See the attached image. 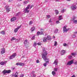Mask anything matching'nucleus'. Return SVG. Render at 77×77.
Here are the masks:
<instances>
[{"label": "nucleus", "mask_w": 77, "mask_h": 77, "mask_svg": "<svg viewBox=\"0 0 77 77\" xmlns=\"http://www.w3.org/2000/svg\"><path fill=\"white\" fill-rule=\"evenodd\" d=\"M21 25H20V26H18L17 28L18 29V30L19 29H20V28H21Z\"/></svg>", "instance_id": "nucleus-31"}, {"label": "nucleus", "mask_w": 77, "mask_h": 77, "mask_svg": "<svg viewBox=\"0 0 77 77\" xmlns=\"http://www.w3.org/2000/svg\"><path fill=\"white\" fill-rule=\"evenodd\" d=\"M75 53H72L71 54V55H69V58L70 59H72V56H75Z\"/></svg>", "instance_id": "nucleus-5"}, {"label": "nucleus", "mask_w": 77, "mask_h": 77, "mask_svg": "<svg viewBox=\"0 0 77 77\" xmlns=\"http://www.w3.org/2000/svg\"><path fill=\"white\" fill-rule=\"evenodd\" d=\"M47 17L48 18H50V15L47 16Z\"/></svg>", "instance_id": "nucleus-47"}, {"label": "nucleus", "mask_w": 77, "mask_h": 77, "mask_svg": "<svg viewBox=\"0 0 77 77\" xmlns=\"http://www.w3.org/2000/svg\"><path fill=\"white\" fill-rule=\"evenodd\" d=\"M17 56V54L16 53L13 54L11 55L9 57V59H13L15 57V56Z\"/></svg>", "instance_id": "nucleus-2"}, {"label": "nucleus", "mask_w": 77, "mask_h": 77, "mask_svg": "<svg viewBox=\"0 0 77 77\" xmlns=\"http://www.w3.org/2000/svg\"><path fill=\"white\" fill-rule=\"evenodd\" d=\"M20 1H22V0H19Z\"/></svg>", "instance_id": "nucleus-63"}, {"label": "nucleus", "mask_w": 77, "mask_h": 77, "mask_svg": "<svg viewBox=\"0 0 77 77\" xmlns=\"http://www.w3.org/2000/svg\"><path fill=\"white\" fill-rule=\"evenodd\" d=\"M23 57H24V56H23Z\"/></svg>", "instance_id": "nucleus-64"}, {"label": "nucleus", "mask_w": 77, "mask_h": 77, "mask_svg": "<svg viewBox=\"0 0 77 77\" xmlns=\"http://www.w3.org/2000/svg\"><path fill=\"white\" fill-rule=\"evenodd\" d=\"M36 63H39V60H37L36 61Z\"/></svg>", "instance_id": "nucleus-51"}, {"label": "nucleus", "mask_w": 77, "mask_h": 77, "mask_svg": "<svg viewBox=\"0 0 77 77\" xmlns=\"http://www.w3.org/2000/svg\"><path fill=\"white\" fill-rule=\"evenodd\" d=\"M77 8V7L76 5H73L71 6V9L72 11L74 10H75V9Z\"/></svg>", "instance_id": "nucleus-7"}, {"label": "nucleus", "mask_w": 77, "mask_h": 77, "mask_svg": "<svg viewBox=\"0 0 77 77\" xmlns=\"http://www.w3.org/2000/svg\"><path fill=\"white\" fill-rule=\"evenodd\" d=\"M29 25H32V21H30L29 23Z\"/></svg>", "instance_id": "nucleus-40"}, {"label": "nucleus", "mask_w": 77, "mask_h": 77, "mask_svg": "<svg viewBox=\"0 0 77 77\" xmlns=\"http://www.w3.org/2000/svg\"><path fill=\"white\" fill-rule=\"evenodd\" d=\"M24 44L25 45H26V44H29V42H28L27 41V40H26L24 42Z\"/></svg>", "instance_id": "nucleus-18"}, {"label": "nucleus", "mask_w": 77, "mask_h": 77, "mask_svg": "<svg viewBox=\"0 0 77 77\" xmlns=\"http://www.w3.org/2000/svg\"><path fill=\"white\" fill-rule=\"evenodd\" d=\"M35 29V27H32L31 28V30L32 32H33Z\"/></svg>", "instance_id": "nucleus-16"}, {"label": "nucleus", "mask_w": 77, "mask_h": 77, "mask_svg": "<svg viewBox=\"0 0 77 77\" xmlns=\"http://www.w3.org/2000/svg\"><path fill=\"white\" fill-rule=\"evenodd\" d=\"M36 45H37V44H36V43H35V42L34 43V44H33V46H34V47H35V48H36Z\"/></svg>", "instance_id": "nucleus-36"}, {"label": "nucleus", "mask_w": 77, "mask_h": 77, "mask_svg": "<svg viewBox=\"0 0 77 77\" xmlns=\"http://www.w3.org/2000/svg\"><path fill=\"white\" fill-rule=\"evenodd\" d=\"M73 22L75 24H77V20H74Z\"/></svg>", "instance_id": "nucleus-30"}, {"label": "nucleus", "mask_w": 77, "mask_h": 77, "mask_svg": "<svg viewBox=\"0 0 77 77\" xmlns=\"http://www.w3.org/2000/svg\"><path fill=\"white\" fill-rule=\"evenodd\" d=\"M54 71H57V68H55L54 69Z\"/></svg>", "instance_id": "nucleus-42"}, {"label": "nucleus", "mask_w": 77, "mask_h": 77, "mask_svg": "<svg viewBox=\"0 0 77 77\" xmlns=\"http://www.w3.org/2000/svg\"><path fill=\"white\" fill-rule=\"evenodd\" d=\"M35 39V36H33L31 38V39L32 40H33V39Z\"/></svg>", "instance_id": "nucleus-44"}, {"label": "nucleus", "mask_w": 77, "mask_h": 77, "mask_svg": "<svg viewBox=\"0 0 77 77\" xmlns=\"http://www.w3.org/2000/svg\"><path fill=\"white\" fill-rule=\"evenodd\" d=\"M9 5H6L5 6V8L6 9V11L7 12H9L10 11V8H9Z\"/></svg>", "instance_id": "nucleus-6"}, {"label": "nucleus", "mask_w": 77, "mask_h": 77, "mask_svg": "<svg viewBox=\"0 0 77 77\" xmlns=\"http://www.w3.org/2000/svg\"><path fill=\"white\" fill-rule=\"evenodd\" d=\"M9 2H12V0H9Z\"/></svg>", "instance_id": "nucleus-57"}, {"label": "nucleus", "mask_w": 77, "mask_h": 77, "mask_svg": "<svg viewBox=\"0 0 77 77\" xmlns=\"http://www.w3.org/2000/svg\"><path fill=\"white\" fill-rule=\"evenodd\" d=\"M55 38V36H53V38Z\"/></svg>", "instance_id": "nucleus-55"}, {"label": "nucleus", "mask_w": 77, "mask_h": 77, "mask_svg": "<svg viewBox=\"0 0 77 77\" xmlns=\"http://www.w3.org/2000/svg\"><path fill=\"white\" fill-rule=\"evenodd\" d=\"M40 35V32H39V31H38L37 33V35Z\"/></svg>", "instance_id": "nucleus-38"}, {"label": "nucleus", "mask_w": 77, "mask_h": 77, "mask_svg": "<svg viewBox=\"0 0 77 77\" xmlns=\"http://www.w3.org/2000/svg\"><path fill=\"white\" fill-rule=\"evenodd\" d=\"M67 27V26H65L63 27V32L64 33V32H68V30H69V28L68 29H66V28Z\"/></svg>", "instance_id": "nucleus-4"}, {"label": "nucleus", "mask_w": 77, "mask_h": 77, "mask_svg": "<svg viewBox=\"0 0 77 77\" xmlns=\"http://www.w3.org/2000/svg\"><path fill=\"white\" fill-rule=\"evenodd\" d=\"M43 42H47V38L45 37L43 39Z\"/></svg>", "instance_id": "nucleus-12"}, {"label": "nucleus", "mask_w": 77, "mask_h": 77, "mask_svg": "<svg viewBox=\"0 0 77 77\" xmlns=\"http://www.w3.org/2000/svg\"><path fill=\"white\" fill-rule=\"evenodd\" d=\"M29 3V1H24V4H27V3Z\"/></svg>", "instance_id": "nucleus-32"}, {"label": "nucleus", "mask_w": 77, "mask_h": 77, "mask_svg": "<svg viewBox=\"0 0 77 77\" xmlns=\"http://www.w3.org/2000/svg\"><path fill=\"white\" fill-rule=\"evenodd\" d=\"M71 77H75V75H73Z\"/></svg>", "instance_id": "nucleus-52"}, {"label": "nucleus", "mask_w": 77, "mask_h": 77, "mask_svg": "<svg viewBox=\"0 0 77 77\" xmlns=\"http://www.w3.org/2000/svg\"><path fill=\"white\" fill-rule=\"evenodd\" d=\"M55 0L57 2H59V1H60V0Z\"/></svg>", "instance_id": "nucleus-53"}, {"label": "nucleus", "mask_w": 77, "mask_h": 77, "mask_svg": "<svg viewBox=\"0 0 77 77\" xmlns=\"http://www.w3.org/2000/svg\"><path fill=\"white\" fill-rule=\"evenodd\" d=\"M17 39L14 37H12L11 39V41H14V40H16Z\"/></svg>", "instance_id": "nucleus-24"}, {"label": "nucleus", "mask_w": 77, "mask_h": 77, "mask_svg": "<svg viewBox=\"0 0 77 77\" xmlns=\"http://www.w3.org/2000/svg\"><path fill=\"white\" fill-rule=\"evenodd\" d=\"M30 8V5H29L25 10V13H29V9Z\"/></svg>", "instance_id": "nucleus-3"}, {"label": "nucleus", "mask_w": 77, "mask_h": 77, "mask_svg": "<svg viewBox=\"0 0 77 77\" xmlns=\"http://www.w3.org/2000/svg\"><path fill=\"white\" fill-rule=\"evenodd\" d=\"M41 30H42V29H41Z\"/></svg>", "instance_id": "nucleus-62"}, {"label": "nucleus", "mask_w": 77, "mask_h": 77, "mask_svg": "<svg viewBox=\"0 0 77 77\" xmlns=\"http://www.w3.org/2000/svg\"><path fill=\"white\" fill-rule=\"evenodd\" d=\"M66 51L64 50H62L61 51V55H62L64 54V53H65Z\"/></svg>", "instance_id": "nucleus-11"}, {"label": "nucleus", "mask_w": 77, "mask_h": 77, "mask_svg": "<svg viewBox=\"0 0 77 77\" xmlns=\"http://www.w3.org/2000/svg\"><path fill=\"white\" fill-rule=\"evenodd\" d=\"M55 13L57 15L59 14V11L57 10H55Z\"/></svg>", "instance_id": "nucleus-28"}, {"label": "nucleus", "mask_w": 77, "mask_h": 77, "mask_svg": "<svg viewBox=\"0 0 77 77\" xmlns=\"http://www.w3.org/2000/svg\"><path fill=\"white\" fill-rule=\"evenodd\" d=\"M62 15L60 16L59 17V21H60L63 19V18H62Z\"/></svg>", "instance_id": "nucleus-15"}, {"label": "nucleus", "mask_w": 77, "mask_h": 77, "mask_svg": "<svg viewBox=\"0 0 77 77\" xmlns=\"http://www.w3.org/2000/svg\"><path fill=\"white\" fill-rule=\"evenodd\" d=\"M2 72L4 74H5L6 73V70H5Z\"/></svg>", "instance_id": "nucleus-27"}, {"label": "nucleus", "mask_w": 77, "mask_h": 77, "mask_svg": "<svg viewBox=\"0 0 77 77\" xmlns=\"http://www.w3.org/2000/svg\"><path fill=\"white\" fill-rule=\"evenodd\" d=\"M56 24H59V23H60V22L59 21V20L57 21L56 22Z\"/></svg>", "instance_id": "nucleus-35"}, {"label": "nucleus", "mask_w": 77, "mask_h": 77, "mask_svg": "<svg viewBox=\"0 0 77 77\" xmlns=\"http://www.w3.org/2000/svg\"><path fill=\"white\" fill-rule=\"evenodd\" d=\"M0 64L1 65H4V64H5V62H2L0 63Z\"/></svg>", "instance_id": "nucleus-22"}, {"label": "nucleus", "mask_w": 77, "mask_h": 77, "mask_svg": "<svg viewBox=\"0 0 77 77\" xmlns=\"http://www.w3.org/2000/svg\"><path fill=\"white\" fill-rule=\"evenodd\" d=\"M49 23H51L52 21H51V19H50L49 21Z\"/></svg>", "instance_id": "nucleus-48"}, {"label": "nucleus", "mask_w": 77, "mask_h": 77, "mask_svg": "<svg viewBox=\"0 0 77 77\" xmlns=\"http://www.w3.org/2000/svg\"><path fill=\"white\" fill-rule=\"evenodd\" d=\"M75 37L76 36L75 35H73L72 36V37L73 38H75Z\"/></svg>", "instance_id": "nucleus-45"}, {"label": "nucleus", "mask_w": 77, "mask_h": 77, "mask_svg": "<svg viewBox=\"0 0 77 77\" xmlns=\"http://www.w3.org/2000/svg\"><path fill=\"white\" fill-rule=\"evenodd\" d=\"M17 20V17H14L11 19V21L12 22V21H15V20Z\"/></svg>", "instance_id": "nucleus-10"}, {"label": "nucleus", "mask_w": 77, "mask_h": 77, "mask_svg": "<svg viewBox=\"0 0 77 77\" xmlns=\"http://www.w3.org/2000/svg\"><path fill=\"white\" fill-rule=\"evenodd\" d=\"M32 8V6H31L30 7V9H31Z\"/></svg>", "instance_id": "nucleus-59"}, {"label": "nucleus", "mask_w": 77, "mask_h": 77, "mask_svg": "<svg viewBox=\"0 0 77 77\" xmlns=\"http://www.w3.org/2000/svg\"><path fill=\"white\" fill-rule=\"evenodd\" d=\"M52 74H53V75L54 76L56 75V72L54 71L52 72Z\"/></svg>", "instance_id": "nucleus-23"}, {"label": "nucleus", "mask_w": 77, "mask_h": 77, "mask_svg": "<svg viewBox=\"0 0 77 77\" xmlns=\"http://www.w3.org/2000/svg\"><path fill=\"white\" fill-rule=\"evenodd\" d=\"M37 44L38 45H41V43H37Z\"/></svg>", "instance_id": "nucleus-43"}, {"label": "nucleus", "mask_w": 77, "mask_h": 77, "mask_svg": "<svg viewBox=\"0 0 77 77\" xmlns=\"http://www.w3.org/2000/svg\"><path fill=\"white\" fill-rule=\"evenodd\" d=\"M57 45V42L55 41L54 44V46H56Z\"/></svg>", "instance_id": "nucleus-29"}, {"label": "nucleus", "mask_w": 77, "mask_h": 77, "mask_svg": "<svg viewBox=\"0 0 77 77\" xmlns=\"http://www.w3.org/2000/svg\"><path fill=\"white\" fill-rule=\"evenodd\" d=\"M67 45V44L65 43H63V45L64 47H66V45Z\"/></svg>", "instance_id": "nucleus-41"}, {"label": "nucleus", "mask_w": 77, "mask_h": 77, "mask_svg": "<svg viewBox=\"0 0 77 77\" xmlns=\"http://www.w3.org/2000/svg\"><path fill=\"white\" fill-rule=\"evenodd\" d=\"M16 65L17 66L18 65H20V66H24V63L18 62L16 63Z\"/></svg>", "instance_id": "nucleus-8"}, {"label": "nucleus", "mask_w": 77, "mask_h": 77, "mask_svg": "<svg viewBox=\"0 0 77 77\" xmlns=\"http://www.w3.org/2000/svg\"><path fill=\"white\" fill-rule=\"evenodd\" d=\"M43 51H45V48H44L43 49Z\"/></svg>", "instance_id": "nucleus-54"}, {"label": "nucleus", "mask_w": 77, "mask_h": 77, "mask_svg": "<svg viewBox=\"0 0 77 77\" xmlns=\"http://www.w3.org/2000/svg\"><path fill=\"white\" fill-rule=\"evenodd\" d=\"M73 63V60H72L68 62V63H67V65H71Z\"/></svg>", "instance_id": "nucleus-9"}, {"label": "nucleus", "mask_w": 77, "mask_h": 77, "mask_svg": "<svg viewBox=\"0 0 77 77\" xmlns=\"http://www.w3.org/2000/svg\"><path fill=\"white\" fill-rule=\"evenodd\" d=\"M14 77H18V73L17 72H16V73L14 75Z\"/></svg>", "instance_id": "nucleus-25"}, {"label": "nucleus", "mask_w": 77, "mask_h": 77, "mask_svg": "<svg viewBox=\"0 0 77 77\" xmlns=\"http://www.w3.org/2000/svg\"><path fill=\"white\" fill-rule=\"evenodd\" d=\"M32 74H34V73H35V72H32Z\"/></svg>", "instance_id": "nucleus-56"}, {"label": "nucleus", "mask_w": 77, "mask_h": 77, "mask_svg": "<svg viewBox=\"0 0 77 77\" xmlns=\"http://www.w3.org/2000/svg\"><path fill=\"white\" fill-rule=\"evenodd\" d=\"M74 64H75V65H77V62H74Z\"/></svg>", "instance_id": "nucleus-50"}, {"label": "nucleus", "mask_w": 77, "mask_h": 77, "mask_svg": "<svg viewBox=\"0 0 77 77\" xmlns=\"http://www.w3.org/2000/svg\"><path fill=\"white\" fill-rule=\"evenodd\" d=\"M24 77V75L22 74L21 75H20V77Z\"/></svg>", "instance_id": "nucleus-46"}, {"label": "nucleus", "mask_w": 77, "mask_h": 77, "mask_svg": "<svg viewBox=\"0 0 77 77\" xmlns=\"http://www.w3.org/2000/svg\"><path fill=\"white\" fill-rule=\"evenodd\" d=\"M75 33H76V34H77V31L76 32H75Z\"/></svg>", "instance_id": "nucleus-61"}, {"label": "nucleus", "mask_w": 77, "mask_h": 77, "mask_svg": "<svg viewBox=\"0 0 77 77\" xmlns=\"http://www.w3.org/2000/svg\"><path fill=\"white\" fill-rule=\"evenodd\" d=\"M46 38H47V39H48V40H51V39L50 36H48Z\"/></svg>", "instance_id": "nucleus-17"}, {"label": "nucleus", "mask_w": 77, "mask_h": 77, "mask_svg": "<svg viewBox=\"0 0 77 77\" xmlns=\"http://www.w3.org/2000/svg\"><path fill=\"white\" fill-rule=\"evenodd\" d=\"M40 35H44V33H43V32L42 31H41L40 32Z\"/></svg>", "instance_id": "nucleus-33"}, {"label": "nucleus", "mask_w": 77, "mask_h": 77, "mask_svg": "<svg viewBox=\"0 0 77 77\" xmlns=\"http://www.w3.org/2000/svg\"><path fill=\"white\" fill-rule=\"evenodd\" d=\"M11 72V71L10 70H6V73H7V74H10Z\"/></svg>", "instance_id": "nucleus-20"}, {"label": "nucleus", "mask_w": 77, "mask_h": 77, "mask_svg": "<svg viewBox=\"0 0 77 77\" xmlns=\"http://www.w3.org/2000/svg\"><path fill=\"white\" fill-rule=\"evenodd\" d=\"M20 14V12H19L17 13L16 16H18V15H19Z\"/></svg>", "instance_id": "nucleus-39"}, {"label": "nucleus", "mask_w": 77, "mask_h": 77, "mask_svg": "<svg viewBox=\"0 0 77 77\" xmlns=\"http://www.w3.org/2000/svg\"><path fill=\"white\" fill-rule=\"evenodd\" d=\"M5 63H7V61H5Z\"/></svg>", "instance_id": "nucleus-58"}, {"label": "nucleus", "mask_w": 77, "mask_h": 77, "mask_svg": "<svg viewBox=\"0 0 77 77\" xmlns=\"http://www.w3.org/2000/svg\"><path fill=\"white\" fill-rule=\"evenodd\" d=\"M54 64H55V65H57V60H56L54 62Z\"/></svg>", "instance_id": "nucleus-13"}, {"label": "nucleus", "mask_w": 77, "mask_h": 77, "mask_svg": "<svg viewBox=\"0 0 77 77\" xmlns=\"http://www.w3.org/2000/svg\"><path fill=\"white\" fill-rule=\"evenodd\" d=\"M18 29L17 28L15 29L14 30V31L15 33H17V32H18Z\"/></svg>", "instance_id": "nucleus-21"}, {"label": "nucleus", "mask_w": 77, "mask_h": 77, "mask_svg": "<svg viewBox=\"0 0 77 77\" xmlns=\"http://www.w3.org/2000/svg\"><path fill=\"white\" fill-rule=\"evenodd\" d=\"M0 33L2 35H5V32L4 31H1Z\"/></svg>", "instance_id": "nucleus-19"}, {"label": "nucleus", "mask_w": 77, "mask_h": 77, "mask_svg": "<svg viewBox=\"0 0 77 77\" xmlns=\"http://www.w3.org/2000/svg\"><path fill=\"white\" fill-rule=\"evenodd\" d=\"M76 18V17H74L71 20L72 21H74V20H75V19Z\"/></svg>", "instance_id": "nucleus-37"}, {"label": "nucleus", "mask_w": 77, "mask_h": 77, "mask_svg": "<svg viewBox=\"0 0 77 77\" xmlns=\"http://www.w3.org/2000/svg\"><path fill=\"white\" fill-rule=\"evenodd\" d=\"M48 54L47 52L45 51V52L42 54V58L46 61V63H45L43 64V65L45 67L47 66V65H48V63H49V59L47 57V55Z\"/></svg>", "instance_id": "nucleus-1"}, {"label": "nucleus", "mask_w": 77, "mask_h": 77, "mask_svg": "<svg viewBox=\"0 0 77 77\" xmlns=\"http://www.w3.org/2000/svg\"><path fill=\"white\" fill-rule=\"evenodd\" d=\"M5 53V49H2V51H1V53L2 54H4Z\"/></svg>", "instance_id": "nucleus-14"}, {"label": "nucleus", "mask_w": 77, "mask_h": 77, "mask_svg": "<svg viewBox=\"0 0 77 77\" xmlns=\"http://www.w3.org/2000/svg\"><path fill=\"white\" fill-rule=\"evenodd\" d=\"M36 77V75L35 74H33V76L32 77Z\"/></svg>", "instance_id": "nucleus-49"}, {"label": "nucleus", "mask_w": 77, "mask_h": 77, "mask_svg": "<svg viewBox=\"0 0 77 77\" xmlns=\"http://www.w3.org/2000/svg\"><path fill=\"white\" fill-rule=\"evenodd\" d=\"M58 32V29H55L54 31V33H57Z\"/></svg>", "instance_id": "nucleus-26"}, {"label": "nucleus", "mask_w": 77, "mask_h": 77, "mask_svg": "<svg viewBox=\"0 0 77 77\" xmlns=\"http://www.w3.org/2000/svg\"><path fill=\"white\" fill-rule=\"evenodd\" d=\"M65 11V10L63 9L61 10V13H63Z\"/></svg>", "instance_id": "nucleus-34"}, {"label": "nucleus", "mask_w": 77, "mask_h": 77, "mask_svg": "<svg viewBox=\"0 0 77 77\" xmlns=\"http://www.w3.org/2000/svg\"><path fill=\"white\" fill-rule=\"evenodd\" d=\"M67 1H68V2L69 1H71V0H67Z\"/></svg>", "instance_id": "nucleus-60"}]
</instances>
